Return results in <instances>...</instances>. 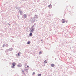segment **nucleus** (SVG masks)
Instances as JSON below:
<instances>
[{
    "instance_id": "obj_1",
    "label": "nucleus",
    "mask_w": 76,
    "mask_h": 76,
    "mask_svg": "<svg viewBox=\"0 0 76 76\" xmlns=\"http://www.w3.org/2000/svg\"><path fill=\"white\" fill-rule=\"evenodd\" d=\"M18 67H20L22 66V65L20 64H19L18 65H17Z\"/></svg>"
},
{
    "instance_id": "obj_2",
    "label": "nucleus",
    "mask_w": 76,
    "mask_h": 76,
    "mask_svg": "<svg viewBox=\"0 0 76 76\" xmlns=\"http://www.w3.org/2000/svg\"><path fill=\"white\" fill-rule=\"evenodd\" d=\"M23 17L24 18H26V15H24L23 16Z\"/></svg>"
},
{
    "instance_id": "obj_3",
    "label": "nucleus",
    "mask_w": 76,
    "mask_h": 76,
    "mask_svg": "<svg viewBox=\"0 0 76 76\" xmlns=\"http://www.w3.org/2000/svg\"><path fill=\"white\" fill-rule=\"evenodd\" d=\"M61 22L62 23H64L65 22V21H64V19H62L61 20Z\"/></svg>"
},
{
    "instance_id": "obj_4",
    "label": "nucleus",
    "mask_w": 76,
    "mask_h": 76,
    "mask_svg": "<svg viewBox=\"0 0 76 76\" xmlns=\"http://www.w3.org/2000/svg\"><path fill=\"white\" fill-rule=\"evenodd\" d=\"M51 66L53 67H54V66H55V65H54V64H51Z\"/></svg>"
},
{
    "instance_id": "obj_5",
    "label": "nucleus",
    "mask_w": 76,
    "mask_h": 76,
    "mask_svg": "<svg viewBox=\"0 0 76 76\" xmlns=\"http://www.w3.org/2000/svg\"><path fill=\"white\" fill-rule=\"evenodd\" d=\"M12 64L14 66L16 65V63L15 62H14Z\"/></svg>"
},
{
    "instance_id": "obj_6",
    "label": "nucleus",
    "mask_w": 76,
    "mask_h": 76,
    "mask_svg": "<svg viewBox=\"0 0 76 76\" xmlns=\"http://www.w3.org/2000/svg\"><path fill=\"white\" fill-rule=\"evenodd\" d=\"M34 31V29L33 28L32 29V30L31 31V33L33 32Z\"/></svg>"
},
{
    "instance_id": "obj_7",
    "label": "nucleus",
    "mask_w": 76,
    "mask_h": 76,
    "mask_svg": "<svg viewBox=\"0 0 76 76\" xmlns=\"http://www.w3.org/2000/svg\"><path fill=\"white\" fill-rule=\"evenodd\" d=\"M18 56H20V52H19V53H18Z\"/></svg>"
},
{
    "instance_id": "obj_8",
    "label": "nucleus",
    "mask_w": 76,
    "mask_h": 76,
    "mask_svg": "<svg viewBox=\"0 0 76 76\" xmlns=\"http://www.w3.org/2000/svg\"><path fill=\"white\" fill-rule=\"evenodd\" d=\"M22 72L25 75H26V74H25L24 73V71L23 70L22 71Z\"/></svg>"
},
{
    "instance_id": "obj_9",
    "label": "nucleus",
    "mask_w": 76,
    "mask_h": 76,
    "mask_svg": "<svg viewBox=\"0 0 76 76\" xmlns=\"http://www.w3.org/2000/svg\"><path fill=\"white\" fill-rule=\"evenodd\" d=\"M30 36H32V34L31 33H30L29 34Z\"/></svg>"
},
{
    "instance_id": "obj_10",
    "label": "nucleus",
    "mask_w": 76,
    "mask_h": 76,
    "mask_svg": "<svg viewBox=\"0 0 76 76\" xmlns=\"http://www.w3.org/2000/svg\"><path fill=\"white\" fill-rule=\"evenodd\" d=\"M38 76H41V74H38Z\"/></svg>"
},
{
    "instance_id": "obj_11",
    "label": "nucleus",
    "mask_w": 76,
    "mask_h": 76,
    "mask_svg": "<svg viewBox=\"0 0 76 76\" xmlns=\"http://www.w3.org/2000/svg\"><path fill=\"white\" fill-rule=\"evenodd\" d=\"M44 62L46 63H47V61L46 60H45V61H44Z\"/></svg>"
},
{
    "instance_id": "obj_12",
    "label": "nucleus",
    "mask_w": 76,
    "mask_h": 76,
    "mask_svg": "<svg viewBox=\"0 0 76 76\" xmlns=\"http://www.w3.org/2000/svg\"><path fill=\"white\" fill-rule=\"evenodd\" d=\"M30 43V42H27V43L28 44H29Z\"/></svg>"
},
{
    "instance_id": "obj_13",
    "label": "nucleus",
    "mask_w": 76,
    "mask_h": 76,
    "mask_svg": "<svg viewBox=\"0 0 76 76\" xmlns=\"http://www.w3.org/2000/svg\"><path fill=\"white\" fill-rule=\"evenodd\" d=\"M11 67H12V68H14L15 67L14 66H11Z\"/></svg>"
},
{
    "instance_id": "obj_14",
    "label": "nucleus",
    "mask_w": 76,
    "mask_h": 76,
    "mask_svg": "<svg viewBox=\"0 0 76 76\" xmlns=\"http://www.w3.org/2000/svg\"><path fill=\"white\" fill-rule=\"evenodd\" d=\"M41 53H42V52L41 51L39 52V55L41 54Z\"/></svg>"
},
{
    "instance_id": "obj_15",
    "label": "nucleus",
    "mask_w": 76,
    "mask_h": 76,
    "mask_svg": "<svg viewBox=\"0 0 76 76\" xmlns=\"http://www.w3.org/2000/svg\"><path fill=\"white\" fill-rule=\"evenodd\" d=\"M20 13H21L22 12V11H20Z\"/></svg>"
},
{
    "instance_id": "obj_16",
    "label": "nucleus",
    "mask_w": 76,
    "mask_h": 76,
    "mask_svg": "<svg viewBox=\"0 0 76 76\" xmlns=\"http://www.w3.org/2000/svg\"><path fill=\"white\" fill-rule=\"evenodd\" d=\"M35 74V73L34 72L33 73V75H34V74Z\"/></svg>"
},
{
    "instance_id": "obj_17",
    "label": "nucleus",
    "mask_w": 76,
    "mask_h": 76,
    "mask_svg": "<svg viewBox=\"0 0 76 76\" xmlns=\"http://www.w3.org/2000/svg\"><path fill=\"white\" fill-rule=\"evenodd\" d=\"M50 6H51V5H49L48 7H50Z\"/></svg>"
},
{
    "instance_id": "obj_18",
    "label": "nucleus",
    "mask_w": 76,
    "mask_h": 76,
    "mask_svg": "<svg viewBox=\"0 0 76 76\" xmlns=\"http://www.w3.org/2000/svg\"><path fill=\"white\" fill-rule=\"evenodd\" d=\"M27 67H28V68H29V66H27Z\"/></svg>"
},
{
    "instance_id": "obj_19",
    "label": "nucleus",
    "mask_w": 76,
    "mask_h": 76,
    "mask_svg": "<svg viewBox=\"0 0 76 76\" xmlns=\"http://www.w3.org/2000/svg\"><path fill=\"white\" fill-rule=\"evenodd\" d=\"M67 21H66V23H67Z\"/></svg>"
},
{
    "instance_id": "obj_20",
    "label": "nucleus",
    "mask_w": 76,
    "mask_h": 76,
    "mask_svg": "<svg viewBox=\"0 0 76 76\" xmlns=\"http://www.w3.org/2000/svg\"><path fill=\"white\" fill-rule=\"evenodd\" d=\"M34 26H32V27H33Z\"/></svg>"
},
{
    "instance_id": "obj_21",
    "label": "nucleus",
    "mask_w": 76,
    "mask_h": 76,
    "mask_svg": "<svg viewBox=\"0 0 76 76\" xmlns=\"http://www.w3.org/2000/svg\"><path fill=\"white\" fill-rule=\"evenodd\" d=\"M41 41H42V40H41Z\"/></svg>"
}]
</instances>
